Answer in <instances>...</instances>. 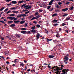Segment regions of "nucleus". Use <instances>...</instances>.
<instances>
[{"label":"nucleus","instance_id":"1","mask_svg":"<svg viewBox=\"0 0 74 74\" xmlns=\"http://www.w3.org/2000/svg\"><path fill=\"white\" fill-rule=\"evenodd\" d=\"M40 17V15H38L36 17H33V18H32L31 20V21H32V20H34L35 19H38V18H39Z\"/></svg>","mask_w":74,"mask_h":74},{"label":"nucleus","instance_id":"2","mask_svg":"<svg viewBox=\"0 0 74 74\" xmlns=\"http://www.w3.org/2000/svg\"><path fill=\"white\" fill-rule=\"evenodd\" d=\"M26 5V3L23 4L21 6V8H23V7H24V8H27V7H29V5Z\"/></svg>","mask_w":74,"mask_h":74},{"label":"nucleus","instance_id":"3","mask_svg":"<svg viewBox=\"0 0 74 74\" xmlns=\"http://www.w3.org/2000/svg\"><path fill=\"white\" fill-rule=\"evenodd\" d=\"M40 34L37 33L36 36V40H38L39 38H40Z\"/></svg>","mask_w":74,"mask_h":74},{"label":"nucleus","instance_id":"4","mask_svg":"<svg viewBox=\"0 0 74 74\" xmlns=\"http://www.w3.org/2000/svg\"><path fill=\"white\" fill-rule=\"evenodd\" d=\"M56 67L57 69H56V71H59V70H62L63 68H60V67L58 66H56Z\"/></svg>","mask_w":74,"mask_h":74},{"label":"nucleus","instance_id":"5","mask_svg":"<svg viewBox=\"0 0 74 74\" xmlns=\"http://www.w3.org/2000/svg\"><path fill=\"white\" fill-rule=\"evenodd\" d=\"M64 59H65V60H65V61H68V60H69V57H68L67 56H65Z\"/></svg>","mask_w":74,"mask_h":74},{"label":"nucleus","instance_id":"6","mask_svg":"<svg viewBox=\"0 0 74 74\" xmlns=\"http://www.w3.org/2000/svg\"><path fill=\"white\" fill-rule=\"evenodd\" d=\"M21 33H23V34H27V32L26 31H21Z\"/></svg>","mask_w":74,"mask_h":74},{"label":"nucleus","instance_id":"7","mask_svg":"<svg viewBox=\"0 0 74 74\" xmlns=\"http://www.w3.org/2000/svg\"><path fill=\"white\" fill-rule=\"evenodd\" d=\"M48 57H49V58H51V59H53V58L55 57V56H53L52 55H50L49 56H48Z\"/></svg>","mask_w":74,"mask_h":74},{"label":"nucleus","instance_id":"8","mask_svg":"<svg viewBox=\"0 0 74 74\" xmlns=\"http://www.w3.org/2000/svg\"><path fill=\"white\" fill-rule=\"evenodd\" d=\"M16 37H17V38H20V37H21V34H16Z\"/></svg>","mask_w":74,"mask_h":74},{"label":"nucleus","instance_id":"9","mask_svg":"<svg viewBox=\"0 0 74 74\" xmlns=\"http://www.w3.org/2000/svg\"><path fill=\"white\" fill-rule=\"evenodd\" d=\"M15 18V17H9L7 18V19H10V20H13Z\"/></svg>","mask_w":74,"mask_h":74},{"label":"nucleus","instance_id":"10","mask_svg":"<svg viewBox=\"0 0 74 74\" xmlns=\"http://www.w3.org/2000/svg\"><path fill=\"white\" fill-rule=\"evenodd\" d=\"M10 27H15V24H12L10 25Z\"/></svg>","mask_w":74,"mask_h":74},{"label":"nucleus","instance_id":"11","mask_svg":"<svg viewBox=\"0 0 74 74\" xmlns=\"http://www.w3.org/2000/svg\"><path fill=\"white\" fill-rule=\"evenodd\" d=\"M68 10V8H66L65 9H62V11H63L64 12H65V11H67Z\"/></svg>","mask_w":74,"mask_h":74},{"label":"nucleus","instance_id":"12","mask_svg":"<svg viewBox=\"0 0 74 74\" xmlns=\"http://www.w3.org/2000/svg\"><path fill=\"white\" fill-rule=\"evenodd\" d=\"M11 3H12V4H16L17 3V2H16L15 1H12Z\"/></svg>","mask_w":74,"mask_h":74},{"label":"nucleus","instance_id":"13","mask_svg":"<svg viewBox=\"0 0 74 74\" xmlns=\"http://www.w3.org/2000/svg\"><path fill=\"white\" fill-rule=\"evenodd\" d=\"M20 21L19 20L17 21H14V23L15 24H16V23H19L20 22Z\"/></svg>","mask_w":74,"mask_h":74},{"label":"nucleus","instance_id":"14","mask_svg":"<svg viewBox=\"0 0 74 74\" xmlns=\"http://www.w3.org/2000/svg\"><path fill=\"white\" fill-rule=\"evenodd\" d=\"M30 30L32 33H36V30H32L30 29Z\"/></svg>","mask_w":74,"mask_h":74},{"label":"nucleus","instance_id":"15","mask_svg":"<svg viewBox=\"0 0 74 74\" xmlns=\"http://www.w3.org/2000/svg\"><path fill=\"white\" fill-rule=\"evenodd\" d=\"M24 2V1H19L18 2V3L19 4H21V3H23Z\"/></svg>","mask_w":74,"mask_h":74},{"label":"nucleus","instance_id":"16","mask_svg":"<svg viewBox=\"0 0 74 74\" xmlns=\"http://www.w3.org/2000/svg\"><path fill=\"white\" fill-rule=\"evenodd\" d=\"M66 69H63L62 70V72L63 73H66V74H67V73L66 72Z\"/></svg>","mask_w":74,"mask_h":74},{"label":"nucleus","instance_id":"17","mask_svg":"<svg viewBox=\"0 0 74 74\" xmlns=\"http://www.w3.org/2000/svg\"><path fill=\"white\" fill-rule=\"evenodd\" d=\"M13 23V21H10L8 22V24H11V23Z\"/></svg>","mask_w":74,"mask_h":74},{"label":"nucleus","instance_id":"18","mask_svg":"<svg viewBox=\"0 0 74 74\" xmlns=\"http://www.w3.org/2000/svg\"><path fill=\"white\" fill-rule=\"evenodd\" d=\"M21 16H22V14H21L20 15L19 14H18L17 16V18H21Z\"/></svg>","mask_w":74,"mask_h":74},{"label":"nucleus","instance_id":"19","mask_svg":"<svg viewBox=\"0 0 74 74\" xmlns=\"http://www.w3.org/2000/svg\"><path fill=\"white\" fill-rule=\"evenodd\" d=\"M25 23V21H21L20 23V24H23V23Z\"/></svg>","mask_w":74,"mask_h":74},{"label":"nucleus","instance_id":"20","mask_svg":"<svg viewBox=\"0 0 74 74\" xmlns=\"http://www.w3.org/2000/svg\"><path fill=\"white\" fill-rule=\"evenodd\" d=\"M68 15V14H67V13H65L64 14V15H63V17H64V16H66L67 15Z\"/></svg>","mask_w":74,"mask_h":74},{"label":"nucleus","instance_id":"21","mask_svg":"<svg viewBox=\"0 0 74 74\" xmlns=\"http://www.w3.org/2000/svg\"><path fill=\"white\" fill-rule=\"evenodd\" d=\"M58 15V14H57L55 13L53 14L52 16L53 17V16H57Z\"/></svg>","mask_w":74,"mask_h":74},{"label":"nucleus","instance_id":"22","mask_svg":"<svg viewBox=\"0 0 74 74\" xmlns=\"http://www.w3.org/2000/svg\"><path fill=\"white\" fill-rule=\"evenodd\" d=\"M69 9H70V10H73L74 9V7L72 6L69 8Z\"/></svg>","mask_w":74,"mask_h":74},{"label":"nucleus","instance_id":"23","mask_svg":"<svg viewBox=\"0 0 74 74\" xmlns=\"http://www.w3.org/2000/svg\"><path fill=\"white\" fill-rule=\"evenodd\" d=\"M4 8H5L4 7H3L0 9V11H2Z\"/></svg>","mask_w":74,"mask_h":74},{"label":"nucleus","instance_id":"24","mask_svg":"<svg viewBox=\"0 0 74 74\" xmlns=\"http://www.w3.org/2000/svg\"><path fill=\"white\" fill-rule=\"evenodd\" d=\"M36 27V26H34V27H31V29L32 30H34L35 29V28Z\"/></svg>","mask_w":74,"mask_h":74},{"label":"nucleus","instance_id":"25","mask_svg":"<svg viewBox=\"0 0 74 74\" xmlns=\"http://www.w3.org/2000/svg\"><path fill=\"white\" fill-rule=\"evenodd\" d=\"M15 14H12L10 15L9 16H15Z\"/></svg>","mask_w":74,"mask_h":74},{"label":"nucleus","instance_id":"26","mask_svg":"<svg viewBox=\"0 0 74 74\" xmlns=\"http://www.w3.org/2000/svg\"><path fill=\"white\" fill-rule=\"evenodd\" d=\"M58 21V20L54 19L53 20V22H54V23H56V22H57Z\"/></svg>","mask_w":74,"mask_h":74},{"label":"nucleus","instance_id":"27","mask_svg":"<svg viewBox=\"0 0 74 74\" xmlns=\"http://www.w3.org/2000/svg\"><path fill=\"white\" fill-rule=\"evenodd\" d=\"M26 15H27L25 14H21L22 16H23V17H24V16H26Z\"/></svg>","mask_w":74,"mask_h":74},{"label":"nucleus","instance_id":"28","mask_svg":"<svg viewBox=\"0 0 74 74\" xmlns=\"http://www.w3.org/2000/svg\"><path fill=\"white\" fill-rule=\"evenodd\" d=\"M20 65L21 66H24V64L23 63H21V62L20 63Z\"/></svg>","mask_w":74,"mask_h":74},{"label":"nucleus","instance_id":"29","mask_svg":"<svg viewBox=\"0 0 74 74\" xmlns=\"http://www.w3.org/2000/svg\"><path fill=\"white\" fill-rule=\"evenodd\" d=\"M26 30V29L23 28H22L21 29V30Z\"/></svg>","mask_w":74,"mask_h":74},{"label":"nucleus","instance_id":"30","mask_svg":"<svg viewBox=\"0 0 74 74\" xmlns=\"http://www.w3.org/2000/svg\"><path fill=\"white\" fill-rule=\"evenodd\" d=\"M36 26L37 27H38V28H39V27H40V25L37 24L36 25Z\"/></svg>","mask_w":74,"mask_h":74},{"label":"nucleus","instance_id":"31","mask_svg":"<svg viewBox=\"0 0 74 74\" xmlns=\"http://www.w3.org/2000/svg\"><path fill=\"white\" fill-rule=\"evenodd\" d=\"M38 12H36L34 15H35L36 16H37V15H38Z\"/></svg>","mask_w":74,"mask_h":74},{"label":"nucleus","instance_id":"32","mask_svg":"<svg viewBox=\"0 0 74 74\" xmlns=\"http://www.w3.org/2000/svg\"><path fill=\"white\" fill-rule=\"evenodd\" d=\"M56 37H57L58 38L59 37H60V36L59 35V34H57L56 35Z\"/></svg>","mask_w":74,"mask_h":74},{"label":"nucleus","instance_id":"33","mask_svg":"<svg viewBox=\"0 0 74 74\" xmlns=\"http://www.w3.org/2000/svg\"><path fill=\"white\" fill-rule=\"evenodd\" d=\"M51 7V6H47V10H49V8Z\"/></svg>","mask_w":74,"mask_h":74},{"label":"nucleus","instance_id":"34","mask_svg":"<svg viewBox=\"0 0 74 74\" xmlns=\"http://www.w3.org/2000/svg\"><path fill=\"white\" fill-rule=\"evenodd\" d=\"M33 17V15H31L30 16H29V19H30L31 18H32Z\"/></svg>","mask_w":74,"mask_h":74},{"label":"nucleus","instance_id":"35","mask_svg":"<svg viewBox=\"0 0 74 74\" xmlns=\"http://www.w3.org/2000/svg\"><path fill=\"white\" fill-rule=\"evenodd\" d=\"M47 41H52V39H49L48 38H47Z\"/></svg>","mask_w":74,"mask_h":74},{"label":"nucleus","instance_id":"36","mask_svg":"<svg viewBox=\"0 0 74 74\" xmlns=\"http://www.w3.org/2000/svg\"><path fill=\"white\" fill-rule=\"evenodd\" d=\"M11 11L10 10H9V11H8V12H6V14H9L10 13V12H11Z\"/></svg>","mask_w":74,"mask_h":74},{"label":"nucleus","instance_id":"37","mask_svg":"<svg viewBox=\"0 0 74 74\" xmlns=\"http://www.w3.org/2000/svg\"><path fill=\"white\" fill-rule=\"evenodd\" d=\"M58 23H56V24H53V26H58Z\"/></svg>","mask_w":74,"mask_h":74},{"label":"nucleus","instance_id":"38","mask_svg":"<svg viewBox=\"0 0 74 74\" xmlns=\"http://www.w3.org/2000/svg\"><path fill=\"white\" fill-rule=\"evenodd\" d=\"M55 11H56L57 12H60V10H59L57 9L55 10Z\"/></svg>","mask_w":74,"mask_h":74},{"label":"nucleus","instance_id":"39","mask_svg":"<svg viewBox=\"0 0 74 74\" xmlns=\"http://www.w3.org/2000/svg\"><path fill=\"white\" fill-rule=\"evenodd\" d=\"M16 8L15 7L14 8H10V10H16Z\"/></svg>","mask_w":74,"mask_h":74},{"label":"nucleus","instance_id":"40","mask_svg":"<svg viewBox=\"0 0 74 74\" xmlns=\"http://www.w3.org/2000/svg\"><path fill=\"white\" fill-rule=\"evenodd\" d=\"M30 12V11H28V12H25V14H29Z\"/></svg>","mask_w":74,"mask_h":74},{"label":"nucleus","instance_id":"41","mask_svg":"<svg viewBox=\"0 0 74 74\" xmlns=\"http://www.w3.org/2000/svg\"><path fill=\"white\" fill-rule=\"evenodd\" d=\"M56 7L57 8H60V7H59V5H57L56 6Z\"/></svg>","mask_w":74,"mask_h":74},{"label":"nucleus","instance_id":"42","mask_svg":"<svg viewBox=\"0 0 74 74\" xmlns=\"http://www.w3.org/2000/svg\"><path fill=\"white\" fill-rule=\"evenodd\" d=\"M8 10V9L7 8V9H6L4 10V12H6V11H7V10Z\"/></svg>","mask_w":74,"mask_h":74},{"label":"nucleus","instance_id":"43","mask_svg":"<svg viewBox=\"0 0 74 74\" xmlns=\"http://www.w3.org/2000/svg\"><path fill=\"white\" fill-rule=\"evenodd\" d=\"M65 25H66V24H65V23H64L62 24V26H64Z\"/></svg>","mask_w":74,"mask_h":74},{"label":"nucleus","instance_id":"44","mask_svg":"<svg viewBox=\"0 0 74 74\" xmlns=\"http://www.w3.org/2000/svg\"><path fill=\"white\" fill-rule=\"evenodd\" d=\"M24 26L25 27H27V23H25Z\"/></svg>","mask_w":74,"mask_h":74},{"label":"nucleus","instance_id":"45","mask_svg":"<svg viewBox=\"0 0 74 74\" xmlns=\"http://www.w3.org/2000/svg\"><path fill=\"white\" fill-rule=\"evenodd\" d=\"M53 8H52L51 9L49 10V11H53Z\"/></svg>","mask_w":74,"mask_h":74},{"label":"nucleus","instance_id":"46","mask_svg":"<svg viewBox=\"0 0 74 74\" xmlns=\"http://www.w3.org/2000/svg\"><path fill=\"white\" fill-rule=\"evenodd\" d=\"M52 2H51V1L49 3V5H51L52 4Z\"/></svg>","mask_w":74,"mask_h":74},{"label":"nucleus","instance_id":"47","mask_svg":"<svg viewBox=\"0 0 74 74\" xmlns=\"http://www.w3.org/2000/svg\"><path fill=\"white\" fill-rule=\"evenodd\" d=\"M0 22L2 23H4V21H1L0 20Z\"/></svg>","mask_w":74,"mask_h":74},{"label":"nucleus","instance_id":"48","mask_svg":"<svg viewBox=\"0 0 74 74\" xmlns=\"http://www.w3.org/2000/svg\"><path fill=\"white\" fill-rule=\"evenodd\" d=\"M14 21H15L16 20H17V19H18V18H15L14 17Z\"/></svg>","mask_w":74,"mask_h":74},{"label":"nucleus","instance_id":"49","mask_svg":"<svg viewBox=\"0 0 74 74\" xmlns=\"http://www.w3.org/2000/svg\"><path fill=\"white\" fill-rule=\"evenodd\" d=\"M31 33V32L30 31H28L27 32V34H29V33Z\"/></svg>","mask_w":74,"mask_h":74},{"label":"nucleus","instance_id":"50","mask_svg":"<svg viewBox=\"0 0 74 74\" xmlns=\"http://www.w3.org/2000/svg\"><path fill=\"white\" fill-rule=\"evenodd\" d=\"M66 19V20H67V21H68V20H69L70 19V18H69V16H68V17H67Z\"/></svg>","mask_w":74,"mask_h":74},{"label":"nucleus","instance_id":"51","mask_svg":"<svg viewBox=\"0 0 74 74\" xmlns=\"http://www.w3.org/2000/svg\"><path fill=\"white\" fill-rule=\"evenodd\" d=\"M70 2H66L65 3V4L66 5H67L68 4H69L70 3Z\"/></svg>","mask_w":74,"mask_h":74},{"label":"nucleus","instance_id":"52","mask_svg":"<svg viewBox=\"0 0 74 74\" xmlns=\"http://www.w3.org/2000/svg\"><path fill=\"white\" fill-rule=\"evenodd\" d=\"M25 10V9H24L22 11L23 12H25V11H27V10Z\"/></svg>","mask_w":74,"mask_h":74},{"label":"nucleus","instance_id":"53","mask_svg":"<svg viewBox=\"0 0 74 74\" xmlns=\"http://www.w3.org/2000/svg\"><path fill=\"white\" fill-rule=\"evenodd\" d=\"M10 1H11V0H6V2H9Z\"/></svg>","mask_w":74,"mask_h":74},{"label":"nucleus","instance_id":"54","mask_svg":"<svg viewBox=\"0 0 74 74\" xmlns=\"http://www.w3.org/2000/svg\"><path fill=\"white\" fill-rule=\"evenodd\" d=\"M61 67L60 68H62L63 67H64V66H63V65H61Z\"/></svg>","mask_w":74,"mask_h":74},{"label":"nucleus","instance_id":"55","mask_svg":"<svg viewBox=\"0 0 74 74\" xmlns=\"http://www.w3.org/2000/svg\"><path fill=\"white\" fill-rule=\"evenodd\" d=\"M47 67H48V68H49V69H51V66H49V65H48L47 66Z\"/></svg>","mask_w":74,"mask_h":74},{"label":"nucleus","instance_id":"56","mask_svg":"<svg viewBox=\"0 0 74 74\" xmlns=\"http://www.w3.org/2000/svg\"><path fill=\"white\" fill-rule=\"evenodd\" d=\"M32 39V38H29V42H30V40Z\"/></svg>","mask_w":74,"mask_h":74},{"label":"nucleus","instance_id":"57","mask_svg":"<svg viewBox=\"0 0 74 74\" xmlns=\"http://www.w3.org/2000/svg\"><path fill=\"white\" fill-rule=\"evenodd\" d=\"M32 6L31 5L30 6H29L28 7V9H29V8H32Z\"/></svg>","mask_w":74,"mask_h":74},{"label":"nucleus","instance_id":"58","mask_svg":"<svg viewBox=\"0 0 74 74\" xmlns=\"http://www.w3.org/2000/svg\"><path fill=\"white\" fill-rule=\"evenodd\" d=\"M22 74H23V73L24 72V69L23 70V71H21Z\"/></svg>","mask_w":74,"mask_h":74},{"label":"nucleus","instance_id":"59","mask_svg":"<svg viewBox=\"0 0 74 74\" xmlns=\"http://www.w3.org/2000/svg\"><path fill=\"white\" fill-rule=\"evenodd\" d=\"M62 4V3L61 2H59L58 3L59 5H61V4Z\"/></svg>","mask_w":74,"mask_h":74},{"label":"nucleus","instance_id":"60","mask_svg":"<svg viewBox=\"0 0 74 74\" xmlns=\"http://www.w3.org/2000/svg\"><path fill=\"white\" fill-rule=\"evenodd\" d=\"M1 38L2 40H4V38L1 37Z\"/></svg>","mask_w":74,"mask_h":74},{"label":"nucleus","instance_id":"61","mask_svg":"<svg viewBox=\"0 0 74 74\" xmlns=\"http://www.w3.org/2000/svg\"><path fill=\"white\" fill-rule=\"evenodd\" d=\"M66 56H67V57L69 56V55L68 54H66Z\"/></svg>","mask_w":74,"mask_h":74},{"label":"nucleus","instance_id":"62","mask_svg":"<svg viewBox=\"0 0 74 74\" xmlns=\"http://www.w3.org/2000/svg\"><path fill=\"white\" fill-rule=\"evenodd\" d=\"M33 23H35V24H36L37 23L36 22L34 21Z\"/></svg>","mask_w":74,"mask_h":74},{"label":"nucleus","instance_id":"63","mask_svg":"<svg viewBox=\"0 0 74 74\" xmlns=\"http://www.w3.org/2000/svg\"><path fill=\"white\" fill-rule=\"evenodd\" d=\"M11 3L8 4H7V5H8V6H9V5H11Z\"/></svg>","mask_w":74,"mask_h":74},{"label":"nucleus","instance_id":"64","mask_svg":"<svg viewBox=\"0 0 74 74\" xmlns=\"http://www.w3.org/2000/svg\"><path fill=\"white\" fill-rule=\"evenodd\" d=\"M29 24L31 26H32L33 25V24H32V23L31 22L29 23Z\"/></svg>","mask_w":74,"mask_h":74}]
</instances>
